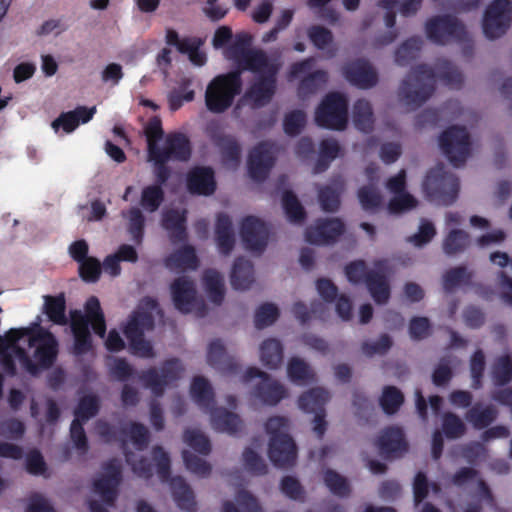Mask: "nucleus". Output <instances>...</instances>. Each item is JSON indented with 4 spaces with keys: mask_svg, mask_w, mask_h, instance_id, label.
Segmentation results:
<instances>
[{
    "mask_svg": "<svg viewBox=\"0 0 512 512\" xmlns=\"http://www.w3.org/2000/svg\"><path fill=\"white\" fill-rule=\"evenodd\" d=\"M437 70L436 74L426 64L413 67L399 86V99L406 106L415 109L425 103L434 93L436 77L451 88L458 89L463 84L461 71L450 61H439Z\"/></svg>",
    "mask_w": 512,
    "mask_h": 512,
    "instance_id": "obj_1",
    "label": "nucleus"
},
{
    "mask_svg": "<svg viewBox=\"0 0 512 512\" xmlns=\"http://www.w3.org/2000/svg\"><path fill=\"white\" fill-rule=\"evenodd\" d=\"M368 269L364 260H355L345 267V274L353 284L365 283L371 297L377 304H385L390 298V285L387 277L388 261L379 259Z\"/></svg>",
    "mask_w": 512,
    "mask_h": 512,
    "instance_id": "obj_2",
    "label": "nucleus"
},
{
    "mask_svg": "<svg viewBox=\"0 0 512 512\" xmlns=\"http://www.w3.org/2000/svg\"><path fill=\"white\" fill-rule=\"evenodd\" d=\"M240 71H230L214 77L205 92V104L212 113H223L229 109L234 99L242 91Z\"/></svg>",
    "mask_w": 512,
    "mask_h": 512,
    "instance_id": "obj_3",
    "label": "nucleus"
},
{
    "mask_svg": "<svg viewBox=\"0 0 512 512\" xmlns=\"http://www.w3.org/2000/svg\"><path fill=\"white\" fill-rule=\"evenodd\" d=\"M152 457L157 468V475L162 482H170L171 493L176 505L184 511L194 512L196 502L192 489L180 476L171 478V460L163 447L156 445L152 449Z\"/></svg>",
    "mask_w": 512,
    "mask_h": 512,
    "instance_id": "obj_4",
    "label": "nucleus"
},
{
    "mask_svg": "<svg viewBox=\"0 0 512 512\" xmlns=\"http://www.w3.org/2000/svg\"><path fill=\"white\" fill-rule=\"evenodd\" d=\"M422 186L429 201L443 206L453 204L460 189L459 179L446 171L442 163L428 171Z\"/></svg>",
    "mask_w": 512,
    "mask_h": 512,
    "instance_id": "obj_5",
    "label": "nucleus"
},
{
    "mask_svg": "<svg viewBox=\"0 0 512 512\" xmlns=\"http://www.w3.org/2000/svg\"><path fill=\"white\" fill-rule=\"evenodd\" d=\"M252 36L247 32H238L225 49V57L236 64L234 71H257L266 66L269 60L266 52L252 49Z\"/></svg>",
    "mask_w": 512,
    "mask_h": 512,
    "instance_id": "obj_6",
    "label": "nucleus"
},
{
    "mask_svg": "<svg viewBox=\"0 0 512 512\" xmlns=\"http://www.w3.org/2000/svg\"><path fill=\"white\" fill-rule=\"evenodd\" d=\"M319 127L342 131L348 124V100L342 93H328L315 112Z\"/></svg>",
    "mask_w": 512,
    "mask_h": 512,
    "instance_id": "obj_7",
    "label": "nucleus"
},
{
    "mask_svg": "<svg viewBox=\"0 0 512 512\" xmlns=\"http://www.w3.org/2000/svg\"><path fill=\"white\" fill-rule=\"evenodd\" d=\"M184 371V367L178 358L165 360L159 369L155 367L144 370L139 375L142 384L157 396H163L165 389L175 384Z\"/></svg>",
    "mask_w": 512,
    "mask_h": 512,
    "instance_id": "obj_8",
    "label": "nucleus"
},
{
    "mask_svg": "<svg viewBox=\"0 0 512 512\" xmlns=\"http://www.w3.org/2000/svg\"><path fill=\"white\" fill-rule=\"evenodd\" d=\"M439 146L449 162L455 168H459L466 163L470 155V135L463 126H451L441 133Z\"/></svg>",
    "mask_w": 512,
    "mask_h": 512,
    "instance_id": "obj_9",
    "label": "nucleus"
},
{
    "mask_svg": "<svg viewBox=\"0 0 512 512\" xmlns=\"http://www.w3.org/2000/svg\"><path fill=\"white\" fill-rule=\"evenodd\" d=\"M29 347L35 348L33 358L35 359L36 376L55 364L59 354V342L52 332L38 323H36L34 335L29 339Z\"/></svg>",
    "mask_w": 512,
    "mask_h": 512,
    "instance_id": "obj_10",
    "label": "nucleus"
},
{
    "mask_svg": "<svg viewBox=\"0 0 512 512\" xmlns=\"http://www.w3.org/2000/svg\"><path fill=\"white\" fill-rule=\"evenodd\" d=\"M427 38L437 44L450 41L463 42L467 38L465 26L452 15H439L430 18L425 25Z\"/></svg>",
    "mask_w": 512,
    "mask_h": 512,
    "instance_id": "obj_11",
    "label": "nucleus"
},
{
    "mask_svg": "<svg viewBox=\"0 0 512 512\" xmlns=\"http://www.w3.org/2000/svg\"><path fill=\"white\" fill-rule=\"evenodd\" d=\"M254 378H259L260 380L253 388L252 395L263 404L275 406L286 397V388L257 367L248 368L242 380L248 383Z\"/></svg>",
    "mask_w": 512,
    "mask_h": 512,
    "instance_id": "obj_12",
    "label": "nucleus"
},
{
    "mask_svg": "<svg viewBox=\"0 0 512 512\" xmlns=\"http://www.w3.org/2000/svg\"><path fill=\"white\" fill-rule=\"evenodd\" d=\"M512 21V2L494 0L485 10L483 32L488 39L501 37L509 29Z\"/></svg>",
    "mask_w": 512,
    "mask_h": 512,
    "instance_id": "obj_13",
    "label": "nucleus"
},
{
    "mask_svg": "<svg viewBox=\"0 0 512 512\" xmlns=\"http://www.w3.org/2000/svg\"><path fill=\"white\" fill-rule=\"evenodd\" d=\"M279 64L267 60L266 66L260 70L252 71L259 75V78L247 90L245 96L255 106L261 107L268 104L276 91V76L279 71Z\"/></svg>",
    "mask_w": 512,
    "mask_h": 512,
    "instance_id": "obj_14",
    "label": "nucleus"
},
{
    "mask_svg": "<svg viewBox=\"0 0 512 512\" xmlns=\"http://www.w3.org/2000/svg\"><path fill=\"white\" fill-rule=\"evenodd\" d=\"M103 470L105 474L94 481L93 488L106 505L113 506L118 496V486L122 481L121 463L118 459L112 458L103 465Z\"/></svg>",
    "mask_w": 512,
    "mask_h": 512,
    "instance_id": "obj_15",
    "label": "nucleus"
},
{
    "mask_svg": "<svg viewBox=\"0 0 512 512\" xmlns=\"http://www.w3.org/2000/svg\"><path fill=\"white\" fill-rule=\"evenodd\" d=\"M240 235L246 250L261 254L267 247L269 229L255 216H247L241 222Z\"/></svg>",
    "mask_w": 512,
    "mask_h": 512,
    "instance_id": "obj_16",
    "label": "nucleus"
},
{
    "mask_svg": "<svg viewBox=\"0 0 512 512\" xmlns=\"http://www.w3.org/2000/svg\"><path fill=\"white\" fill-rule=\"evenodd\" d=\"M345 231L339 218L318 219L315 226L306 229L305 238L310 244L325 245L334 243Z\"/></svg>",
    "mask_w": 512,
    "mask_h": 512,
    "instance_id": "obj_17",
    "label": "nucleus"
},
{
    "mask_svg": "<svg viewBox=\"0 0 512 512\" xmlns=\"http://www.w3.org/2000/svg\"><path fill=\"white\" fill-rule=\"evenodd\" d=\"M268 456L274 466L290 468L297 459V446L290 435L271 437Z\"/></svg>",
    "mask_w": 512,
    "mask_h": 512,
    "instance_id": "obj_18",
    "label": "nucleus"
},
{
    "mask_svg": "<svg viewBox=\"0 0 512 512\" xmlns=\"http://www.w3.org/2000/svg\"><path fill=\"white\" fill-rule=\"evenodd\" d=\"M275 158L267 142L258 143L249 153L247 166L249 176L255 181H264L273 167Z\"/></svg>",
    "mask_w": 512,
    "mask_h": 512,
    "instance_id": "obj_19",
    "label": "nucleus"
},
{
    "mask_svg": "<svg viewBox=\"0 0 512 512\" xmlns=\"http://www.w3.org/2000/svg\"><path fill=\"white\" fill-rule=\"evenodd\" d=\"M345 79L353 86L360 89H369L378 82V74L365 59H357L347 63L343 67Z\"/></svg>",
    "mask_w": 512,
    "mask_h": 512,
    "instance_id": "obj_20",
    "label": "nucleus"
},
{
    "mask_svg": "<svg viewBox=\"0 0 512 512\" xmlns=\"http://www.w3.org/2000/svg\"><path fill=\"white\" fill-rule=\"evenodd\" d=\"M206 132L214 145L219 148L225 161L239 163L241 147L232 135L225 134L217 123H210Z\"/></svg>",
    "mask_w": 512,
    "mask_h": 512,
    "instance_id": "obj_21",
    "label": "nucleus"
},
{
    "mask_svg": "<svg viewBox=\"0 0 512 512\" xmlns=\"http://www.w3.org/2000/svg\"><path fill=\"white\" fill-rule=\"evenodd\" d=\"M71 331L74 337L73 353L76 356L87 354L93 349L92 336L87 318L79 310L71 312Z\"/></svg>",
    "mask_w": 512,
    "mask_h": 512,
    "instance_id": "obj_22",
    "label": "nucleus"
},
{
    "mask_svg": "<svg viewBox=\"0 0 512 512\" xmlns=\"http://www.w3.org/2000/svg\"><path fill=\"white\" fill-rule=\"evenodd\" d=\"M170 288L175 308L184 314L191 312L196 300L194 282L186 276H181L173 281Z\"/></svg>",
    "mask_w": 512,
    "mask_h": 512,
    "instance_id": "obj_23",
    "label": "nucleus"
},
{
    "mask_svg": "<svg viewBox=\"0 0 512 512\" xmlns=\"http://www.w3.org/2000/svg\"><path fill=\"white\" fill-rule=\"evenodd\" d=\"M161 225L167 231L173 244L184 243L188 239L187 211L168 209L163 212Z\"/></svg>",
    "mask_w": 512,
    "mask_h": 512,
    "instance_id": "obj_24",
    "label": "nucleus"
},
{
    "mask_svg": "<svg viewBox=\"0 0 512 512\" xmlns=\"http://www.w3.org/2000/svg\"><path fill=\"white\" fill-rule=\"evenodd\" d=\"M160 155H163L169 161L186 162L190 159L192 154V147L189 138L181 133H169L165 138L163 148H158Z\"/></svg>",
    "mask_w": 512,
    "mask_h": 512,
    "instance_id": "obj_25",
    "label": "nucleus"
},
{
    "mask_svg": "<svg viewBox=\"0 0 512 512\" xmlns=\"http://www.w3.org/2000/svg\"><path fill=\"white\" fill-rule=\"evenodd\" d=\"M96 113V107L78 106L72 111L62 112L55 120L52 121L51 127L55 133L60 128L65 133H72L80 123H88Z\"/></svg>",
    "mask_w": 512,
    "mask_h": 512,
    "instance_id": "obj_26",
    "label": "nucleus"
},
{
    "mask_svg": "<svg viewBox=\"0 0 512 512\" xmlns=\"http://www.w3.org/2000/svg\"><path fill=\"white\" fill-rule=\"evenodd\" d=\"M380 454L385 458L398 456L407 451L404 432L399 427H388L377 440Z\"/></svg>",
    "mask_w": 512,
    "mask_h": 512,
    "instance_id": "obj_27",
    "label": "nucleus"
},
{
    "mask_svg": "<svg viewBox=\"0 0 512 512\" xmlns=\"http://www.w3.org/2000/svg\"><path fill=\"white\" fill-rule=\"evenodd\" d=\"M187 188L196 195H212L216 190L214 171L210 167H196L187 175Z\"/></svg>",
    "mask_w": 512,
    "mask_h": 512,
    "instance_id": "obj_28",
    "label": "nucleus"
},
{
    "mask_svg": "<svg viewBox=\"0 0 512 512\" xmlns=\"http://www.w3.org/2000/svg\"><path fill=\"white\" fill-rule=\"evenodd\" d=\"M207 362L226 374H236L240 370L238 363L227 356L225 346L220 339H215L209 344Z\"/></svg>",
    "mask_w": 512,
    "mask_h": 512,
    "instance_id": "obj_29",
    "label": "nucleus"
},
{
    "mask_svg": "<svg viewBox=\"0 0 512 512\" xmlns=\"http://www.w3.org/2000/svg\"><path fill=\"white\" fill-rule=\"evenodd\" d=\"M254 266L253 263L243 256H239L234 260L230 282L235 290H247L254 283Z\"/></svg>",
    "mask_w": 512,
    "mask_h": 512,
    "instance_id": "obj_30",
    "label": "nucleus"
},
{
    "mask_svg": "<svg viewBox=\"0 0 512 512\" xmlns=\"http://www.w3.org/2000/svg\"><path fill=\"white\" fill-rule=\"evenodd\" d=\"M215 239L221 254L229 255L235 245L232 220L226 213H219L215 224Z\"/></svg>",
    "mask_w": 512,
    "mask_h": 512,
    "instance_id": "obj_31",
    "label": "nucleus"
},
{
    "mask_svg": "<svg viewBox=\"0 0 512 512\" xmlns=\"http://www.w3.org/2000/svg\"><path fill=\"white\" fill-rule=\"evenodd\" d=\"M498 410L492 405L476 403L465 413L466 421L476 430L488 428L498 418Z\"/></svg>",
    "mask_w": 512,
    "mask_h": 512,
    "instance_id": "obj_32",
    "label": "nucleus"
},
{
    "mask_svg": "<svg viewBox=\"0 0 512 512\" xmlns=\"http://www.w3.org/2000/svg\"><path fill=\"white\" fill-rule=\"evenodd\" d=\"M211 414L212 427L219 432L236 434L241 428V419L233 412L225 408H215L208 410Z\"/></svg>",
    "mask_w": 512,
    "mask_h": 512,
    "instance_id": "obj_33",
    "label": "nucleus"
},
{
    "mask_svg": "<svg viewBox=\"0 0 512 512\" xmlns=\"http://www.w3.org/2000/svg\"><path fill=\"white\" fill-rule=\"evenodd\" d=\"M190 394L194 402L206 412L212 410L215 405L213 389L209 381L202 376L193 378Z\"/></svg>",
    "mask_w": 512,
    "mask_h": 512,
    "instance_id": "obj_34",
    "label": "nucleus"
},
{
    "mask_svg": "<svg viewBox=\"0 0 512 512\" xmlns=\"http://www.w3.org/2000/svg\"><path fill=\"white\" fill-rule=\"evenodd\" d=\"M165 264L170 269L194 270L198 267L199 260L194 247L191 245H185L170 254L166 258Z\"/></svg>",
    "mask_w": 512,
    "mask_h": 512,
    "instance_id": "obj_35",
    "label": "nucleus"
},
{
    "mask_svg": "<svg viewBox=\"0 0 512 512\" xmlns=\"http://www.w3.org/2000/svg\"><path fill=\"white\" fill-rule=\"evenodd\" d=\"M283 346L275 338H268L260 346V359L262 364L271 370L279 368L283 363Z\"/></svg>",
    "mask_w": 512,
    "mask_h": 512,
    "instance_id": "obj_36",
    "label": "nucleus"
},
{
    "mask_svg": "<svg viewBox=\"0 0 512 512\" xmlns=\"http://www.w3.org/2000/svg\"><path fill=\"white\" fill-rule=\"evenodd\" d=\"M329 399L330 395L325 389L316 387L303 393L298 399V405L306 413H315L325 410Z\"/></svg>",
    "mask_w": 512,
    "mask_h": 512,
    "instance_id": "obj_37",
    "label": "nucleus"
},
{
    "mask_svg": "<svg viewBox=\"0 0 512 512\" xmlns=\"http://www.w3.org/2000/svg\"><path fill=\"white\" fill-rule=\"evenodd\" d=\"M83 316L87 318L88 325H91L94 333L100 338H104L107 330L106 321L97 297L88 298Z\"/></svg>",
    "mask_w": 512,
    "mask_h": 512,
    "instance_id": "obj_38",
    "label": "nucleus"
},
{
    "mask_svg": "<svg viewBox=\"0 0 512 512\" xmlns=\"http://www.w3.org/2000/svg\"><path fill=\"white\" fill-rule=\"evenodd\" d=\"M203 282L209 300L215 305H221L225 297L223 276L214 269H207L203 274Z\"/></svg>",
    "mask_w": 512,
    "mask_h": 512,
    "instance_id": "obj_39",
    "label": "nucleus"
},
{
    "mask_svg": "<svg viewBox=\"0 0 512 512\" xmlns=\"http://www.w3.org/2000/svg\"><path fill=\"white\" fill-rule=\"evenodd\" d=\"M154 328V318L148 312H135L124 328L128 341L144 336L145 331Z\"/></svg>",
    "mask_w": 512,
    "mask_h": 512,
    "instance_id": "obj_40",
    "label": "nucleus"
},
{
    "mask_svg": "<svg viewBox=\"0 0 512 512\" xmlns=\"http://www.w3.org/2000/svg\"><path fill=\"white\" fill-rule=\"evenodd\" d=\"M66 301L63 293L51 296H44V313L48 319L57 325H66L68 319L66 317Z\"/></svg>",
    "mask_w": 512,
    "mask_h": 512,
    "instance_id": "obj_41",
    "label": "nucleus"
},
{
    "mask_svg": "<svg viewBox=\"0 0 512 512\" xmlns=\"http://www.w3.org/2000/svg\"><path fill=\"white\" fill-rule=\"evenodd\" d=\"M354 126L362 132H370L373 129V110L369 101L358 99L353 105L352 111Z\"/></svg>",
    "mask_w": 512,
    "mask_h": 512,
    "instance_id": "obj_42",
    "label": "nucleus"
},
{
    "mask_svg": "<svg viewBox=\"0 0 512 512\" xmlns=\"http://www.w3.org/2000/svg\"><path fill=\"white\" fill-rule=\"evenodd\" d=\"M471 244L470 235L461 229H452L444 238L442 248L446 255L464 252Z\"/></svg>",
    "mask_w": 512,
    "mask_h": 512,
    "instance_id": "obj_43",
    "label": "nucleus"
},
{
    "mask_svg": "<svg viewBox=\"0 0 512 512\" xmlns=\"http://www.w3.org/2000/svg\"><path fill=\"white\" fill-rule=\"evenodd\" d=\"M473 273L466 266L450 268L443 275V288L447 293L453 292L462 285H470Z\"/></svg>",
    "mask_w": 512,
    "mask_h": 512,
    "instance_id": "obj_44",
    "label": "nucleus"
},
{
    "mask_svg": "<svg viewBox=\"0 0 512 512\" xmlns=\"http://www.w3.org/2000/svg\"><path fill=\"white\" fill-rule=\"evenodd\" d=\"M287 374L294 383L308 384L315 381V373L301 358L292 357L287 365Z\"/></svg>",
    "mask_w": 512,
    "mask_h": 512,
    "instance_id": "obj_45",
    "label": "nucleus"
},
{
    "mask_svg": "<svg viewBox=\"0 0 512 512\" xmlns=\"http://www.w3.org/2000/svg\"><path fill=\"white\" fill-rule=\"evenodd\" d=\"M404 403V395L395 386H385L379 398V405L387 415L396 414Z\"/></svg>",
    "mask_w": 512,
    "mask_h": 512,
    "instance_id": "obj_46",
    "label": "nucleus"
},
{
    "mask_svg": "<svg viewBox=\"0 0 512 512\" xmlns=\"http://www.w3.org/2000/svg\"><path fill=\"white\" fill-rule=\"evenodd\" d=\"M422 39L413 36L405 40L395 52V62L400 66H406L415 60L422 47Z\"/></svg>",
    "mask_w": 512,
    "mask_h": 512,
    "instance_id": "obj_47",
    "label": "nucleus"
},
{
    "mask_svg": "<svg viewBox=\"0 0 512 512\" xmlns=\"http://www.w3.org/2000/svg\"><path fill=\"white\" fill-rule=\"evenodd\" d=\"M165 193L160 185L152 184L143 188L141 192L140 205L149 212H156L162 205Z\"/></svg>",
    "mask_w": 512,
    "mask_h": 512,
    "instance_id": "obj_48",
    "label": "nucleus"
},
{
    "mask_svg": "<svg viewBox=\"0 0 512 512\" xmlns=\"http://www.w3.org/2000/svg\"><path fill=\"white\" fill-rule=\"evenodd\" d=\"M357 196L362 209L366 212L375 213L382 206V196L379 190L372 185L360 187Z\"/></svg>",
    "mask_w": 512,
    "mask_h": 512,
    "instance_id": "obj_49",
    "label": "nucleus"
},
{
    "mask_svg": "<svg viewBox=\"0 0 512 512\" xmlns=\"http://www.w3.org/2000/svg\"><path fill=\"white\" fill-rule=\"evenodd\" d=\"M282 203L285 214L290 222H304L306 219L305 209L292 191L287 190L283 193Z\"/></svg>",
    "mask_w": 512,
    "mask_h": 512,
    "instance_id": "obj_50",
    "label": "nucleus"
},
{
    "mask_svg": "<svg viewBox=\"0 0 512 512\" xmlns=\"http://www.w3.org/2000/svg\"><path fill=\"white\" fill-rule=\"evenodd\" d=\"M342 184L339 187L332 185H326L319 189L318 199L321 209L325 212L334 213L338 211L340 207V194Z\"/></svg>",
    "mask_w": 512,
    "mask_h": 512,
    "instance_id": "obj_51",
    "label": "nucleus"
},
{
    "mask_svg": "<svg viewBox=\"0 0 512 512\" xmlns=\"http://www.w3.org/2000/svg\"><path fill=\"white\" fill-rule=\"evenodd\" d=\"M324 483L331 493L338 497H347L351 492L350 484L346 477L342 476L333 469H327L324 472Z\"/></svg>",
    "mask_w": 512,
    "mask_h": 512,
    "instance_id": "obj_52",
    "label": "nucleus"
},
{
    "mask_svg": "<svg viewBox=\"0 0 512 512\" xmlns=\"http://www.w3.org/2000/svg\"><path fill=\"white\" fill-rule=\"evenodd\" d=\"M127 219L128 233L135 244L140 245L143 241L145 230V217L143 213L139 208L132 207L127 211Z\"/></svg>",
    "mask_w": 512,
    "mask_h": 512,
    "instance_id": "obj_53",
    "label": "nucleus"
},
{
    "mask_svg": "<svg viewBox=\"0 0 512 512\" xmlns=\"http://www.w3.org/2000/svg\"><path fill=\"white\" fill-rule=\"evenodd\" d=\"M328 80L327 72L316 70L305 76L299 83L298 93L301 96H308L316 93Z\"/></svg>",
    "mask_w": 512,
    "mask_h": 512,
    "instance_id": "obj_54",
    "label": "nucleus"
},
{
    "mask_svg": "<svg viewBox=\"0 0 512 512\" xmlns=\"http://www.w3.org/2000/svg\"><path fill=\"white\" fill-rule=\"evenodd\" d=\"M122 436H129L137 450H144L149 444L150 434L145 425L139 422H131L129 427L121 429Z\"/></svg>",
    "mask_w": 512,
    "mask_h": 512,
    "instance_id": "obj_55",
    "label": "nucleus"
},
{
    "mask_svg": "<svg viewBox=\"0 0 512 512\" xmlns=\"http://www.w3.org/2000/svg\"><path fill=\"white\" fill-rule=\"evenodd\" d=\"M306 34L313 46L321 51L328 49L334 41L332 31L322 25L315 24L309 26Z\"/></svg>",
    "mask_w": 512,
    "mask_h": 512,
    "instance_id": "obj_56",
    "label": "nucleus"
},
{
    "mask_svg": "<svg viewBox=\"0 0 512 512\" xmlns=\"http://www.w3.org/2000/svg\"><path fill=\"white\" fill-rule=\"evenodd\" d=\"M466 432L462 419L453 412H446L442 416V433L448 439H458Z\"/></svg>",
    "mask_w": 512,
    "mask_h": 512,
    "instance_id": "obj_57",
    "label": "nucleus"
},
{
    "mask_svg": "<svg viewBox=\"0 0 512 512\" xmlns=\"http://www.w3.org/2000/svg\"><path fill=\"white\" fill-rule=\"evenodd\" d=\"M183 440L189 447L201 455L206 456L211 452L210 440L200 430H185Z\"/></svg>",
    "mask_w": 512,
    "mask_h": 512,
    "instance_id": "obj_58",
    "label": "nucleus"
},
{
    "mask_svg": "<svg viewBox=\"0 0 512 512\" xmlns=\"http://www.w3.org/2000/svg\"><path fill=\"white\" fill-rule=\"evenodd\" d=\"M492 375L497 386H505L512 380V358L510 355H503L495 361Z\"/></svg>",
    "mask_w": 512,
    "mask_h": 512,
    "instance_id": "obj_59",
    "label": "nucleus"
},
{
    "mask_svg": "<svg viewBox=\"0 0 512 512\" xmlns=\"http://www.w3.org/2000/svg\"><path fill=\"white\" fill-rule=\"evenodd\" d=\"M99 399L96 395H85L80 398L79 403L74 410V419L85 422L97 415L99 412Z\"/></svg>",
    "mask_w": 512,
    "mask_h": 512,
    "instance_id": "obj_60",
    "label": "nucleus"
},
{
    "mask_svg": "<svg viewBox=\"0 0 512 512\" xmlns=\"http://www.w3.org/2000/svg\"><path fill=\"white\" fill-rule=\"evenodd\" d=\"M144 133L147 141V152H157L158 142L163 138L164 131L159 117H152L145 126Z\"/></svg>",
    "mask_w": 512,
    "mask_h": 512,
    "instance_id": "obj_61",
    "label": "nucleus"
},
{
    "mask_svg": "<svg viewBox=\"0 0 512 512\" xmlns=\"http://www.w3.org/2000/svg\"><path fill=\"white\" fill-rule=\"evenodd\" d=\"M279 309L273 303H264L255 311L254 323L257 329H263L274 324L279 318Z\"/></svg>",
    "mask_w": 512,
    "mask_h": 512,
    "instance_id": "obj_62",
    "label": "nucleus"
},
{
    "mask_svg": "<svg viewBox=\"0 0 512 512\" xmlns=\"http://www.w3.org/2000/svg\"><path fill=\"white\" fill-rule=\"evenodd\" d=\"M182 457L186 469L191 473L199 477H207L210 475L212 470L211 465L204 459L194 455L188 450H183Z\"/></svg>",
    "mask_w": 512,
    "mask_h": 512,
    "instance_id": "obj_63",
    "label": "nucleus"
},
{
    "mask_svg": "<svg viewBox=\"0 0 512 512\" xmlns=\"http://www.w3.org/2000/svg\"><path fill=\"white\" fill-rule=\"evenodd\" d=\"M148 160L153 163L154 166V174L156 178V185H160L161 187L166 184L168 179L171 176V170L167 166V163L169 160L165 158L163 155H160V153L153 152L148 153Z\"/></svg>",
    "mask_w": 512,
    "mask_h": 512,
    "instance_id": "obj_64",
    "label": "nucleus"
}]
</instances>
